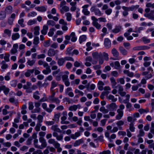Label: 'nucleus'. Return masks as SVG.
<instances>
[{"label": "nucleus", "mask_w": 154, "mask_h": 154, "mask_svg": "<svg viewBox=\"0 0 154 154\" xmlns=\"http://www.w3.org/2000/svg\"><path fill=\"white\" fill-rule=\"evenodd\" d=\"M66 3V2L64 0L62 1L60 5V11L62 14H63L65 12H67L69 11V9L68 7L65 5Z\"/></svg>", "instance_id": "f257e3e1"}, {"label": "nucleus", "mask_w": 154, "mask_h": 154, "mask_svg": "<svg viewBox=\"0 0 154 154\" xmlns=\"http://www.w3.org/2000/svg\"><path fill=\"white\" fill-rule=\"evenodd\" d=\"M147 70L148 71L144 72H142V75H146L145 77V78L147 79H148L151 78L152 77V73H150L149 74H148L149 73V72L150 71H151V73L153 72V70H152V68L151 67H149L147 68Z\"/></svg>", "instance_id": "f03ea898"}, {"label": "nucleus", "mask_w": 154, "mask_h": 154, "mask_svg": "<svg viewBox=\"0 0 154 154\" xmlns=\"http://www.w3.org/2000/svg\"><path fill=\"white\" fill-rule=\"evenodd\" d=\"M91 18L93 21L92 24L93 26L97 29H100L101 28V25L97 22L98 20V19L96 18L94 16H92Z\"/></svg>", "instance_id": "7ed1b4c3"}, {"label": "nucleus", "mask_w": 154, "mask_h": 154, "mask_svg": "<svg viewBox=\"0 0 154 154\" xmlns=\"http://www.w3.org/2000/svg\"><path fill=\"white\" fill-rule=\"evenodd\" d=\"M126 99L123 101V102L124 103H126V107L127 108H130L132 107L131 104L129 102V99L130 98V95L127 94L125 95Z\"/></svg>", "instance_id": "20e7f679"}, {"label": "nucleus", "mask_w": 154, "mask_h": 154, "mask_svg": "<svg viewBox=\"0 0 154 154\" xmlns=\"http://www.w3.org/2000/svg\"><path fill=\"white\" fill-rule=\"evenodd\" d=\"M39 142L41 143V146L39 145L40 148H38V149H42L47 146V143L46 140L44 137L39 138Z\"/></svg>", "instance_id": "39448f33"}, {"label": "nucleus", "mask_w": 154, "mask_h": 154, "mask_svg": "<svg viewBox=\"0 0 154 154\" xmlns=\"http://www.w3.org/2000/svg\"><path fill=\"white\" fill-rule=\"evenodd\" d=\"M91 11L92 12H94L96 15L98 16H101L102 14L99 9L96 8L95 6L92 7L91 8Z\"/></svg>", "instance_id": "423d86ee"}, {"label": "nucleus", "mask_w": 154, "mask_h": 154, "mask_svg": "<svg viewBox=\"0 0 154 154\" xmlns=\"http://www.w3.org/2000/svg\"><path fill=\"white\" fill-rule=\"evenodd\" d=\"M18 45L17 43H15L13 45V48L10 51V53L12 54H14L18 52L17 48Z\"/></svg>", "instance_id": "0eeeda50"}, {"label": "nucleus", "mask_w": 154, "mask_h": 154, "mask_svg": "<svg viewBox=\"0 0 154 154\" xmlns=\"http://www.w3.org/2000/svg\"><path fill=\"white\" fill-rule=\"evenodd\" d=\"M150 47L146 46H140L135 47L133 48V49L134 51H139L143 50H147L149 49Z\"/></svg>", "instance_id": "6e6552de"}, {"label": "nucleus", "mask_w": 154, "mask_h": 154, "mask_svg": "<svg viewBox=\"0 0 154 154\" xmlns=\"http://www.w3.org/2000/svg\"><path fill=\"white\" fill-rule=\"evenodd\" d=\"M102 54L101 52H94L92 54V56L94 59H97L102 57Z\"/></svg>", "instance_id": "1a4fd4ad"}, {"label": "nucleus", "mask_w": 154, "mask_h": 154, "mask_svg": "<svg viewBox=\"0 0 154 154\" xmlns=\"http://www.w3.org/2000/svg\"><path fill=\"white\" fill-rule=\"evenodd\" d=\"M58 52V51L57 50H54L53 49H51L48 50V54L49 56L51 57L54 56Z\"/></svg>", "instance_id": "9d476101"}, {"label": "nucleus", "mask_w": 154, "mask_h": 154, "mask_svg": "<svg viewBox=\"0 0 154 154\" xmlns=\"http://www.w3.org/2000/svg\"><path fill=\"white\" fill-rule=\"evenodd\" d=\"M117 112L118 113L116 116V119L117 120H119L122 117L123 115V111H120L119 110H117Z\"/></svg>", "instance_id": "9b49d317"}, {"label": "nucleus", "mask_w": 154, "mask_h": 154, "mask_svg": "<svg viewBox=\"0 0 154 154\" xmlns=\"http://www.w3.org/2000/svg\"><path fill=\"white\" fill-rule=\"evenodd\" d=\"M81 106L80 105L78 104L77 105H73L70 106L69 108V110L72 111H75L77 109H80Z\"/></svg>", "instance_id": "f8f14e48"}, {"label": "nucleus", "mask_w": 154, "mask_h": 154, "mask_svg": "<svg viewBox=\"0 0 154 154\" xmlns=\"http://www.w3.org/2000/svg\"><path fill=\"white\" fill-rule=\"evenodd\" d=\"M104 44L105 46L107 48H109L111 46V43L110 40L108 38H106L104 40Z\"/></svg>", "instance_id": "ddd939ff"}, {"label": "nucleus", "mask_w": 154, "mask_h": 154, "mask_svg": "<svg viewBox=\"0 0 154 154\" xmlns=\"http://www.w3.org/2000/svg\"><path fill=\"white\" fill-rule=\"evenodd\" d=\"M122 26L120 25L116 26L114 29L112 30L113 33H117L120 32L122 29Z\"/></svg>", "instance_id": "4468645a"}, {"label": "nucleus", "mask_w": 154, "mask_h": 154, "mask_svg": "<svg viewBox=\"0 0 154 154\" xmlns=\"http://www.w3.org/2000/svg\"><path fill=\"white\" fill-rule=\"evenodd\" d=\"M35 69H28L26 72L25 73L24 75L26 77H30L31 75V73H33Z\"/></svg>", "instance_id": "2eb2a0df"}, {"label": "nucleus", "mask_w": 154, "mask_h": 154, "mask_svg": "<svg viewBox=\"0 0 154 154\" xmlns=\"http://www.w3.org/2000/svg\"><path fill=\"white\" fill-rule=\"evenodd\" d=\"M109 106V109L110 111L116 110L117 108V106L115 103H112Z\"/></svg>", "instance_id": "dca6fc26"}, {"label": "nucleus", "mask_w": 154, "mask_h": 154, "mask_svg": "<svg viewBox=\"0 0 154 154\" xmlns=\"http://www.w3.org/2000/svg\"><path fill=\"white\" fill-rule=\"evenodd\" d=\"M48 143L50 144H53L55 147L59 143L54 139H50L48 141Z\"/></svg>", "instance_id": "f3484780"}, {"label": "nucleus", "mask_w": 154, "mask_h": 154, "mask_svg": "<svg viewBox=\"0 0 154 154\" xmlns=\"http://www.w3.org/2000/svg\"><path fill=\"white\" fill-rule=\"evenodd\" d=\"M42 106L43 108L48 112H51L52 111V109L47 108V105L45 103H42Z\"/></svg>", "instance_id": "a211bd4d"}, {"label": "nucleus", "mask_w": 154, "mask_h": 154, "mask_svg": "<svg viewBox=\"0 0 154 154\" xmlns=\"http://www.w3.org/2000/svg\"><path fill=\"white\" fill-rule=\"evenodd\" d=\"M51 129L54 131L58 132H60L61 131L60 129L58 128L57 125H52L51 127Z\"/></svg>", "instance_id": "6ab92c4d"}, {"label": "nucleus", "mask_w": 154, "mask_h": 154, "mask_svg": "<svg viewBox=\"0 0 154 154\" xmlns=\"http://www.w3.org/2000/svg\"><path fill=\"white\" fill-rule=\"evenodd\" d=\"M5 11L8 14H11L12 12L13 8L11 6L9 5L6 8Z\"/></svg>", "instance_id": "aec40b11"}, {"label": "nucleus", "mask_w": 154, "mask_h": 154, "mask_svg": "<svg viewBox=\"0 0 154 154\" xmlns=\"http://www.w3.org/2000/svg\"><path fill=\"white\" fill-rule=\"evenodd\" d=\"M0 89L4 91V93L5 94H8L9 91V89L8 88L6 87L4 85L1 86L0 87Z\"/></svg>", "instance_id": "412c9836"}, {"label": "nucleus", "mask_w": 154, "mask_h": 154, "mask_svg": "<svg viewBox=\"0 0 154 154\" xmlns=\"http://www.w3.org/2000/svg\"><path fill=\"white\" fill-rule=\"evenodd\" d=\"M35 9L37 11L40 12H45L46 11L47 8L44 6L36 7Z\"/></svg>", "instance_id": "4be33fe9"}, {"label": "nucleus", "mask_w": 154, "mask_h": 154, "mask_svg": "<svg viewBox=\"0 0 154 154\" xmlns=\"http://www.w3.org/2000/svg\"><path fill=\"white\" fill-rule=\"evenodd\" d=\"M20 37V35L18 33H16L13 34L11 36L12 39L13 40H16L19 38Z\"/></svg>", "instance_id": "5701e85b"}, {"label": "nucleus", "mask_w": 154, "mask_h": 154, "mask_svg": "<svg viewBox=\"0 0 154 154\" xmlns=\"http://www.w3.org/2000/svg\"><path fill=\"white\" fill-rule=\"evenodd\" d=\"M75 94H78L77 95L75 96L76 97H78L79 96H83L84 95L83 92L77 89L75 90Z\"/></svg>", "instance_id": "b1692460"}, {"label": "nucleus", "mask_w": 154, "mask_h": 154, "mask_svg": "<svg viewBox=\"0 0 154 154\" xmlns=\"http://www.w3.org/2000/svg\"><path fill=\"white\" fill-rule=\"evenodd\" d=\"M48 29V27L46 25H44L41 31V33L44 35L46 34Z\"/></svg>", "instance_id": "393cba45"}, {"label": "nucleus", "mask_w": 154, "mask_h": 154, "mask_svg": "<svg viewBox=\"0 0 154 154\" xmlns=\"http://www.w3.org/2000/svg\"><path fill=\"white\" fill-rule=\"evenodd\" d=\"M55 103L56 104L59 105L60 102V100L58 97H54L49 100Z\"/></svg>", "instance_id": "a878e982"}, {"label": "nucleus", "mask_w": 154, "mask_h": 154, "mask_svg": "<svg viewBox=\"0 0 154 154\" xmlns=\"http://www.w3.org/2000/svg\"><path fill=\"white\" fill-rule=\"evenodd\" d=\"M70 37H71V40L72 42H75L77 39V37L75 36V33L74 32H72L70 35Z\"/></svg>", "instance_id": "bb28decb"}, {"label": "nucleus", "mask_w": 154, "mask_h": 154, "mask_svg": "<svg viewBox=\"0 0 154 154\" xmlns=\"http://www.w3.org/2000/svg\"><path fill=\"white\" fill-rule=\"evenodd\" d=\"M65 61L64 58H61L58 59L57 63L59 66H62L63 65Z\"/></svg>", "instance_id": "cd10ccee"}, {"label": "nucleus", "mask_w": 154, "mask_h": 154, "mask_svg": "<svg viewBox=\"0 0 154 154\" xmlns=\"http://www.w3.org/2000/svg\"><path fill=\"white\" fill-rule=\"evenodd\" d=\"M35 60H30L29 59L27 60V63L30 66H33L35 63Z\"/></svg>", "instance_id": "c85d7f7f"}, {"label": "nucleus", "mask_w": 154, "mask_h": 154, "mask_svg": "<svg viewBox=\"0 0 154 154\" xmlns=\"http://www.w3.org/2000/svg\"><path fill=\"white\" fill-rule=\"evenodd\" d=\"M40 94L39 92L36 91L33 94V97L35 100H38L40 99V97L38 96Z\"/></svg>", "instance_id": "c756f323"}, {"label": "nucleus", "mask_w": 154, "mask_h": 154, "mask_svg": "<svg viewBox=\"0 0 154 154\" xmlns=\"http://www.w3.org/2000/svg\"><path fill=\"white\" fill-rule=\"evenodd\" d=\"M112 53L113 55L116 57H118L119 55V52L115 48H113L112 50Z\"/></svg>", "instance_id": "7c9ffc66"}, {"label": "nucleus", "mask_w": 154, "mask_h": 154, "mask_svg": "<svg viewBox=\"0 0 154 154\" xmlns=\"http://www.w3.org/2000/svg\"><path fill=\"white\" fill-rule=\"evenodd\" d=\"M119 49L121 53L123 55H126L127 54V51L122 47H120Z\"/></svg>", "instance_id": "2f4dec72"}, {"label": "nucleus", "mask_w": 154, "mask_h": 154, "mask_svg": "<svg viewBox=\"0 0 154 154\" xmlns=\"http://www.w3.org/2000/svg\"><path fill=\"white\" fill-rule=\"evenodd\" d=\"M144 16L148 17L149 19L154 20V15H152L150 13H146L144 14Z\"/></svg>", "instance_id": "473e14b6"}, {"label": "nucleus", "mask_w": 154, "mask_h": 154, "mask_svg": "<svg viewBox=\"0 0 154 154\" xmlns=\"http://www.w3.org/2000/svg\"><path fill=\"white\" fill-rule=\"evenodd\" d=\"M86 36L85 35H83L80 36L79 38V42L80 44L82 43V42L86 40Z\"/></svg>", "instance_id": "72a5a7b5"}, {"label": "nucleus", "mask_w": 154, "mask_h": 154, "mask_svg": "<svg viewBox=\"0 0 154 154\" xmlns=\"http://www.w3.org/2000/svg\"><path fill=\"white\" fill-rule=\"evenodd\" d=\"M114 68L116 69H119L121 68V65L119 61H116L114 62Z\"/></svg>", "instance_id": "f704fd0d"}, {"label": "nucleus", "mask_w": 154, "mask_h": 154, "mask_svg": "<svg viewBox=\"0 0 154 154\" xmlns=\"http://www.w3.org/2000/svg\"><path fill=\"white\" fill-rule=\"evenodd\" d=\"M83 142V140L82 139L77 140L74 143L73 145L74 146H76L79 145L80 144L82 143Z\"/></svg>", "instance_id": "c9c22d12"}, {"label": "nucleus", "mask_w": 154, "mask_h": 154, "mask_svg": "<svg viewBox=\"0 0 154 154\" xmlns=\"http://www.w3.org/2000/svg\"><path fill=\"white\" fill-rule=\"evenodd\" d=\"M107 98L109 100H111L113 102H116L117 100L116 98H115L113 95L111 94L109 95L107 97Z\"/></svg>", "instance_id": "e433bc0d"}, {"label": "nucleus", "mask_w": 154, "mask_h": 154, "mask_svg": "<svg viewBox=\"0 0 154 154\" xmlns=\"http://www.w3.org/2000/svg\"><path fill=\"white\" fill-rule=\"evenodd\" d=\"M100 110L104 114L107 113L109 112V110L105 109L104 106L101 107L100 109Z\"/></svg>", "instance_id": "4c0bfd02"}, {"label": "nucleus", "mask_w": 154, "mask_h": 154, "mask_svg": "<svg viewBox=\"0 0 154 154\" xmlns=\"http://www.w3.org/2000/svg\"><path fill=\"white\" fill-rule=\"evenodd\" d=\"M51 69L50 67H48L46 68V69L42 71V72L45 74L47 75L48 73L51 72Z\"/></svg>", "instance_id": "58836bf2"}, {"label": "nucleus", "mask_w": 154, "mask_h": 154, "mask_svg": "<svg viewBox=\"0 0 154 154\" xmlns=\"http://www.w3.org/2000/svg\"><path fill=\"white\" fill-rule=\"evenodd\" d=\"M34 34L36 35H39V27L38 26H36L34 27Z\"/></svg>", "instance_id": "ea45409f"}, {"label": "nucleus", "mask_w": 154, "mask_h": 154, "mask_svg": "<svg viewBox=\"0 0 154 154\" xmlns=\"http://www.w3.org/2000/svg\"><path fill=\"white\" fill-rule=\"evenodd\" d=\"M138 112L142 114L144 113H147L149 112L148 109L146 108V109H140L138 110Z\"/></svg>", "instance_id": "a19ab883"}, {"label": "nucleus", "mask_w": 154, "mask_h": 154, "mask_svg": "<svg viewBox=\"0 0 154 154\" xmlns=\"http://www.w3.org/2000/svg\"><path fill=\"white\" fill-rule=\"evenodd\" d=\"M84 126L86 127V130L87 131H90L92 129V128L91 127H89V125L88 123L87 122H85L83 124Z\"/></svg>", "instance_id": "79ce46f5"}, {"label": "nucleus", "mask_w": 154, "mask_h": 154, "mask_svg": "<svg viewBox=\"0 0 154 154\" xmlns=\"http://www.w3.org/2000/svg\"><path fill=\"white\" fill-rule=\"evenodd\" d=\"M6 17V13L3 12L1 11L0 12V20L4 19Z\"/></svg>", "instance_id": "37998d69"}, {"label": "nucleus", "mask_w": 154, "mask_h": 154, "mask_svg": "<svg viewBox=\"0 0 154 154\" xmlns=\"http://www.w3.org/2000/svg\"><path fill=\"white\" fill-rule=\"evenodd\" d=\"M37 21L35 19L29 20L27 23V24L29 25H31L36 23Z\"/></svg>", "instance_id": "c03bdc74"}, {"label": "nucleus", "mask_w": 154, "mask_h": 154, "mask_svg": "<svg viewBox=\"0 0 154 154\" xmlns=\"http://www.w3.org/2000/svg\"><path fill=\"white\" fill-rule=\"evenodd\" d=\"M50 91L51 92V95L50 96L48 97V99L50 100L53 98H54V96L55 94V92L54 91L53 89H50Z\"/></svg>", "instance_id": "a18cd8bd"}, {"label": "nucleus", "mask_w": 154, "mask_h": 154, "mask_svg": "<svg viewBox=\"0 0 154 154\" xmlns=\"http://www.w3.org/2000/svg\"><path fill=\"white\" fill-rule=\"evenodd\" d=\"M58 85V83L54 81H53L51 82V89H53L54 88L56 87Z\"/></svg>", "instance_id": "49530a36"}, {"label": "nucleus", "mask_w": 154, "mask_h": 154, "mask_svg": "<svg viewBox=\"0 0 154 154\" xmlns=\"http://www.w3.org/2000/svg\"><path fill=\"white\" fill-rule=\"evenodd\" d=\"M38 123H37L41 124L43 121V117L42 116L39 115L38 116L37 118Z\"/></svg>", "instance_id": "de8ad7c7"}, {"label": "nucleus", "mask_w": 154, "mask_h": 154, "mask_svg": "<svg viewBox=\"0 0 154 154\" xmlns=\"http://www.w3.org/2000/svg\"><path fill=\"white\" fill-rule=\"evenodd\" d=\"M1 63L2 64V65L1 66V68L2 69H6L8 68V65L5 63V61H2Z\"/></svg>", "instance_id": "09e8293b"}, {"label": "nucleus", "mask_w": 154, "mask_h": 154, "mask_svg": "<svg viewBox=\"0 0 154 154\" xmlns=\"http://www.w3.org/2000/svg\"><path fill=\"white\" fill-rule=\"evenodd\" d=\"M31 85V83L29 82H26V85H25L23 86V88L24 89H26L28 88H30Z\"/></svg>", "instance_id": "8fccbe9b"}, {"label": "nucleus", "mask_w": 154, "mask_h": 154, "mask_svg": "<svg viewBox=\"0 0 154 154\" xmlns=\"http://www.w3.org/2000/svg\"><path fill=\"white\" fill-rule=\"evenodd\" d=\"M9 101L11 103L15 104H17L18 103L17 100L15 99L14 97H11L9 99Z\"/></svg>", "instance_id": "3c124183"}, {"label": "nucleus", "mask_w": 154, "mask_h": 154, "mask_svg": "<svg viewBox=\"0 0 154 154\" xmlns=\"http://www.w3.org/2000/svg\"><path fill=\"white\" fill-rule=\"evenodd\" d=\"M65 15L66 17V20L68 21L71 20L72 19V15L70 13H67Z\"/></svg>", "instance_id": "603ef678"}, {"label": "nucleus", "mask_w": 154, "mask_h": 154, "mask_svg": "<svg viewBox=\"0 0 154 154\" xmlns=\"http://www.w3.org/2000/svg\"><path fill=\"white\" fill-rule=\"evenodd\" d=\"M55 29L54 28H52L50 29L49 30V31L48 33V35L49 36H52L54 34V31H55Z\"/></svg>", "instance_id": "864d4df0"}, {"label": "nucleus", "mask_w": 154, "mask_h": 154, "mask_svg": "<svg viewBox=\"0 0 154 154\" xmlns=\"http://www.w3.org/2000/svg\"><path fill=\"white\" fill-rule=\"evenodd\" d=\"M5 34H7L8 36L10 37L11 35V31L8 29H5L4 30Z\"/></svg>", "instance_id": "5fc2aeb1"}, {"label": "nucleus", "mask_w": 154, "mask_h": 154, "mask_svg": "<svg viewBox=\"0 0 154 154\" xmlns=\"http://www.w3.org/2000/svg\"><path fill=\"white\" fill-rule=\"evenodd\" d=\"M134 125L132 122H131L129 125V129L131 132H134L135 131V127L134 126Z\"/></svg>", "instance_id": "6e6d98bb"}, {"label": "nucleus", "mask_w": 154, "mask_h": 154, "mask_svg": "<svg viewBox=\"0 0 154 154\" xmlns=\"http://www.w3.org/2000/svg\"><path fill=\"white\" fill-rule=\"evenodd\" d=\"M67 112H63V116L61 118V121H64L67 118Z\"/></svg>", "instance_id": "4d7b16f0"}, {"label": "nucleus", "mask_w": 154, "mask_h": 154, "mask_svg": "<svg viewBox=\"0 0 154 154\" xmlns=\"http://www.w3.org/2000/svg\"><path fill=\"white\" fill-rule=\"evenodd\" d=\"M38 140L37 139H34L33 140V144L35 147L36 148L38 149V148H40L39 145L38 144Z\"/></svg>", "instance_id": "13d9d810"}, {"label": "nucleus", "mask_w": 154, "mask_h": 154, "mask_svg": "<svg viewBox=\"0 0 154 154\" xmlns=\"http://www.w3.org/2000/svg\"><path fill=\"white\" fill-rule=\"evenodd\" d=\"M91 43L90 42H87L86 43V45L87 47L86 50L87 51H89L92 49V47L91 46Z\"/></svg>", "instance_id": "bf43d9fd"}, {"label": "nucleus", "mask_w": 154, "mask_h": 154, "mask_svg": "<svg viewBox=\"0 0 154 154\" xmlns=\"http://www.w3.org/2000/svg\"><path fill=\"white\" fill-rule=\"evenodd\" d=\"M55 24V23L53 20H49L47 21V24L48 25L54 26Z\"/></svg>", "instance_id": "052dcab7"}, {"label": "nucleus", "mask_w": 154, "mask_h": 154, "mask_svg": "<svg viewBox=\"0 0 154 154\" xmlns=\"http://www.w3.org/2000/svg\"><path fill=\"white\" fill-rule=\"evenodd\" d=\"M110 80L112 83V86L113 87H114L116 85L117 83L116 82L115 80L113 77H111L110 78Z\"/></svg>", "instance_id": "680f3d73"}, {"label": "nucleus", "mask_w": 154, "mask_h": 154, "mask_svg": "<svg viewBox=\"0 0 154 154\" xmlns=\"http://www.w3.org/2000/svg\"><path fill=\"white\" fill-rule=\"evenodd\" d=\"M54 147L57 149V152H60L62 150V149L60 147V144L59 143L57 144Z\"/></svg>", "instance_id": "e2e57ef3"}, {"label": "nucleus", "mask_w": 154, "mask_h": 154, "mask_svg": "<svg viewBox=\"0 0 154 154\" xmlns=\"http://www.w3.org/2000/svg\"><path fill=\"white\" fill-rule=\"evenodd\" d=\"M23 22L24 19H21L19 20L18 21V23L22 27H24L25 26V25L23 23Z\"/></svg>", "instance_id": "0e129e2a"}, {"label": "nucleus", "mask_w": 154, "mask_h": 154, "mask_svg": "<svg viewBox=\"0 0 154 154\" xmlns=\"http://www.w3.org/2000/svg\"><path fill=\"white\" fill-rule=\"evenodd\" d=\"M139 7V5H137L135 6L132 5L131 7H129V11H133L134 9H137Z\"/></svg>", "instance_id": "69168bd1"}, {"label": "nucleus", "mask_w": 154, "mask_h": 154, "mask_svg": "<svg viewBox=\"0 0 154 154\" xmlns=\"http://www.w3.org/2000/svg\"><path fill=\"white\" fill-rule=\"evenodd\" d=\"M142 39L143 42L145 44L149 43L150 42V39L146 37H143Z\"/></svg>", "instance_id": "338daca9"}, {"label": "nucleus", "mask_w": 154, "mask_h": 154, "mask_svg": "<svg viewBox=\"0 0 154 154\" xmlns=\"http://www.w3.org/2000/svg\"><path fill=\"white\" fill-rule=\"evenodd\" d=\"M102 55H103L104 59L106 61H107L109 59L108 55L107 53H106L105 52H103V53Z\"/></svg>", "instance_id": "774afa93"}]
</instances>
